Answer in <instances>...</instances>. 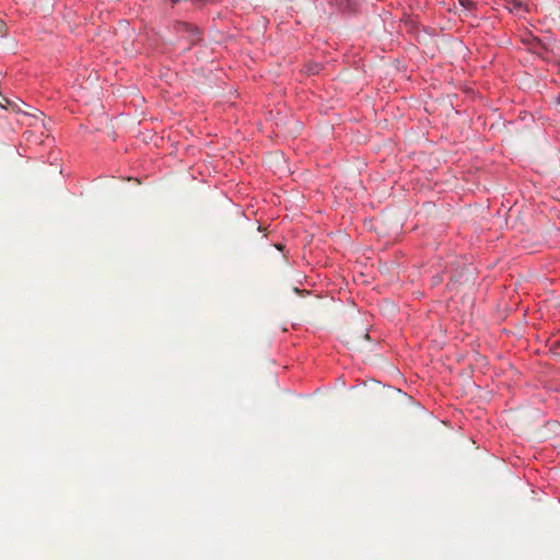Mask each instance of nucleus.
<instances>
[{"label": "nucleus", "instance_id": "nucleus-1", "mask_svg": "<svg viewBox=\"0 0 560 560\" xmlns=\"http://www.w3.org/2000/svg\"><path fill=\"white\" fill-rule=\"evenodd\" d=\"M176 31L178 34L185 36L192 44H195L201 39L200 30L190 23L178 22L176 24Z\"/></svg>", "mask_w": 560, "mask_h": 560}, {"label": "nucleus", "instance_id": "nucleus-2", "mask_svg": "<svg viewBox=\"0 0 560 560\" xmlns=\"http://www.w3.org/2000/svg\"><path fill=\"white\" fill-rule=\"evenodd\" d=\"M320 71V66L318 63H308L306 66V72L308 74H317Z\"/></svg>", "mask_w": 560, "mask_h": 560}, {"label": "nucleus", "instance_id": "nucleus-3", "mask_svg": "<svg viewBox=\"0 0 560 560\" xmlns=\"http://www.w3.org/2000/svg\"><path fill=\"white\" fill-rule=\"evenodd\" d=\"M351 339L347 341L348 345H351L352 347H355V339L362 338L363 340H369L370 336L369 334L364 332L361 335H358L355 337L351 336Z\"/></svg>", "mask_w": 560, "mask_h": 560}, {"label": "nucleus", "instance_id": "nucleus-6", "mask_svg": "<svg viewBox=\"0 0 560 560\" xmlns=\"http://www.w3.org/2000/svg\"><path fill=\"white\" fill-rule=\"evenodd\" d=\"M557 102L560 104V96L557 97Z\"/></svg>", "mask_w": 560, "mask_h": 560}, {"label": "nucleus", "instance_id": "nucleus-4", "mask_svg": "<svg viewBox=\"0 0 560 560\" xmlns=\"http://www.w3.org/2000/svg\"><path fill=\"white\" fill-rule=\"evenodd\" d=\"M458 3L466 10H472L475 7V3L471 0H458Z\"/></svg>", "mask_w": 560, "mask_h": 560}, {"label": "nucleus", "instance_id": "nucleus-5", "mask_svg": "<svg viewBox=\"0 0 560 560\" xmlns=\"http://www.w3.org/2000/svg\"><path fill=\"white\" fill-rule=\"evenodd\" d=\"M4 30V23L0 20V33Z\"/></svg>", "mask_w": 560, "mask_h": 560}]
</instances>
